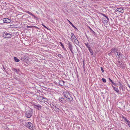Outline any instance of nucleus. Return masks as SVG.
Segmentation results:
<instances>
[{
	"label": "nucleus",
	"mask_w": 130,
	"mask_h": 130,
	"mask_svg": "<svg viewBox=\"0 0 130 130\" xmlns=\"http://www.w3.org/2000/svg\"><path fill=\"white\" fill-rule=\"evenodd\" d=\"M63 95L66 99L67 101L71 102L72 101L73 99L72 96L69 92L66 91L63 92Z\"/></svg>",
	"instance_id": "1"
},
{
	"label": "nucleus",
	"mask_w": 130,
	"mask_h": 130,
	"mask_svg": "<svg viewBox=\"0 0 130 130\" xmlns=\"http://www.w3.org/2000/svg\"><path fill=\"white\" fill-rule=\"evenodd\" d=\"M32 109H30L26 112L25 113V116L28 118H30L32 116Z\"/></svg>",
	"instance_id": "2"
},
{
	"label": "nucleus",
	"mask_w": 130,
	"mask_h": 130,
	"mask_svg": "<svg viewBox=\"0 0 130 130\" xmlns=\"http://www.w3.org/2000/svg\"><path fill=\"white\" fill-rule=\"evenodd\" d=\"M37 99L41 102H47L48 101V99L46 98L43 96H38L36 97Z\"/></svg>",
	"instance_id": "3"
},
{
	"label": "nucleus",
	"mask_w": 130,
	"mask_h": 130,
	"mask_svg": "<svg viewBox=\"0 0 130 130\" xmlns=\"http://www.w3.org/2000/svg\"><path fill=\"white\" fill-rule=\"evenodd\" d=\"M3 37L5 38H11V36L10 34L5 31L3 32Z\"/></svg>",
	"instance_id": "4"
},
{
	"label": "nucleus",
	"mask_w": 130,
	"mask_h": 130,
	"mask_svg": "<svg viewBox=\"0 0 130 130\" xmlns=\"http://www.w3.org/2000/svg\"><path fill=\"white\" fill-rule=\"evenodd\" d=\"M26 127L30 129H32L33 128L32 124L30 122H28L26 124Z\"/></svg>",
	"instance_id": "5"
},
{
	"label": "nucleus",
	"mask_w": 130,
	"mask_h": 130,
	"mask_svg": "<svg viewBox=\"0 0 130 130\" xmlns=\"http://www.w3.org/2000/svg\"><path fill=\"white\" fill-rule=\"evenodd\" d=\"M122 118L124 120L125 123L127 124L128 126L130 128V121L126 119V118L123 116Z\"/></svg>",
	"instance_id": "6"
},
{
	"label": "nucleus",
	"mask_w": 130,
	"mask_h": 130,
	"mask_svg": "<svg viewBox=\"0 0 130 130\" xmlns=\"http://www.w3.org/2000/svg\"><path fill=\"white\" fill-rule=\"evenodd\" d=\"M34 106L35 108L38 110H40V109H41L42 107V106L41 105L37 104H34Z\"/></svg>",
	"instance_id": "7"
},
{
	"label": "nucleus",
	"mask_w": 130,
	"mask_h": 130,
	"mask_svg": "<svg viewBox=\"0 0 130 130\" xmlns=\"http://www.w3.org/2000/svg\"><path fill=\"white\" fill-rule=\"evenodd\" d=\"M66 83L64 82L63 80H61L59 81V84L61 86H66Z\"/></svg>",
	"instance_id": "8"
},
{
	"label": "nucleus",
	"mask_w": 130,
	"mask_h": 130,
	"mask_svg": "<svg viewBox=\"0 0 130 130\" xmlns=\"http://www.w3.org/2000/svg\"><path fill=\"white\" fill-rule=\"evenodd\" d=\"M4 23H8L11 22V20L7 18H4L3 19Z\"/></svg>",
	"instance_id": "9"
},
{
	"label": "nucleus",
	"mask_w": 130,
	"mask_h": 130,
	"mask_svg": "<svg viewBox=\"0 0 130 130\" xmlns=\"http://www.w3.org/2000/svg\"><path fill=\"white\" fill-rule=\"evenodd\" d=\"M68 47L69 48L70 51L72 54L73 53V52L72 51V46L71 44L69 42L68 44Z\"/></svg>",
	"instance_id": "10"
},
{
	"label": "nucleus",
	"mask_w": 130,
	"mask_h": 130,
	"mask_svg": "<svg viewBox=\"0 0 130 130\" xmlns=\"http://www.w3.org/2000/svg\"><path fill=\"white\" fill-rule=\"evenodd\" d=\"M52 108L56 112H58L59 109L56 106H54Z\"/></svg>",
	"instance_id": "11"
},
{
	"label": "nucleus",
	"mask_w": 130,
	"mask_h": 130,
	"mask_svg": "<svg viewBox=\"0 0 130 130\" xmlns=\"http://www.w3.org/2000/svg\"><path fill=\"white\" fill-rule=\"evenodd\" d=\"M90 32L92 33V34H93L92 35L93 36H95V37H96L97 35L95 33V32L93 31L92 30L91 28H90Z\"/></svg>",
	"instance_id": "12"
},
{
	"label": "nucleus",
	"mask_w": 130,
	"mask_h": 130,
	"mask_svg": "<svg viewBox=\"0 0 130 130\" xmlns=\"http://www.w3.org/2000/svg\"><path fill=\"white\" fill-rule=\"evenodd\" d=\"M74 41V43L76 44L79 46L80 45V43L79 42V41L77 39H76V40H75Z\"/></svg>",
	"instance_id": "13"
},
{
	"label": "nucleus",
	"mask_w": 130,
	"mask_h": 130,
	"mask_svg": "<svg viewBox=\"0 0 130 130\" xmlns=\"http://www.w3.org/2000/svg\"><path fill=\"white\" fill-rule=\"evenodd\" d=\"M59 101L61 103H64V102L65 101L63 98L61 97L59 99Z\"/></svg>",
	"instance_id": "14"
},
{
	"label": "nucleus",
	"mask_w": 130,
	"mask_h": 130,
	"mask_svg": "<svg viewBox=\"0 0 130 130\" xmlns=\"http://www.w3.org/2000/svg\"><path fill=\"white\" fill-rule=\"evenodd\" d=\"M102 21L103 22V23L104 24H107L108 23V22L109 21H107V20H106V19L105 18H103Z\"/></svg>",
	"instance_id": "15"
},
{
	"label": "nucleus",
	"mask_w": 130,
	"mask_h": 130,
	"mask_svg": "<svg viewBox=\"0 0 130 130\" xmlns=\"http://www.w3.org/2000/svg\"><path fill=\"white\" fill-rule=\"evenodd\" d=\"M110 51H111L110 52V53H112L116 52L117 51V50L116 48H112L111 49Z\"/></svg>",
	"instance_id": "16"
},
{
	"label": "nucleus",
	"mask_w": 130,
	"mask_h": 130,
	"mask_svg": "<svg viewBox=\"0 0 130 130\" xmlns=\"http://www.w3.org/2000/svg\"><path fill=\"white\" fill-rule=\"evenodd\" d=\"M112 86L113 89H114L117 92L119 93V91L118 89L117 88H116L115 87H114L113 85H112Z\"/></svg>",
	"instance_id": "17"
},
{
	"label": "nucleus",
	"mask_w": 130,
	"mask_h": 130,
	"mask_svg": "<svg viewBox=\"0 0 130 130\" xmlns=\"http://www.w3.org/2000/svg\"><path fill=\"white\" fill-rule=\"evenodd\" d=\"M21 60L22 61L24 62H26L27 61V59H26L25 57H22L21 58Z\"/></svg>",
	"instance_id": "18"
},
{
	"label": "nucleus",
	"mask_w": 130,
	"mask_h": 130,
	"mask_svg": "<svg viewBox=\"0 0 130 130\" xmlns=\"http://www.w3.org/2000/svg\"><path fill=\"white\" fill-rule=\"evenodd\" d=\"M88 49L89 50L90 52V53L91 55H93V52L91 47H90Z\"/></svg>",
	"instance_id": "19"
},
{
	"label": "nucleus",
	"mask_w": 130,
	"mask_h": 130,
	"mask_svg": "<svg viewBox=\"0 0 130 130\" xmlns=\"http://www.w3.org/2000/svg\"><path fill=\"white\" fill-rule=\"evenodd\" d=\"M117 55L118 56H120L121 58H123V55L120 53H118V52H117Z\"/></svg>",
	"instance_id": "20"
},
{
	"label": "nucleus",
	"mask_w": 130,
	"mask_h": 130,
	"mask_svg": "<svg viewBox=\"0 0 130 130\" xmlns=\"http://www.w3.org/2000/svg\"><path fill=\"white\" fill-rule=\"evenodd\" d=\"M85 44L86 46L88 48L90 47H91L89 44L87 42H86L85 43Z\"/></svg>",
	"instance_id": "21"
},
{
	"label": "nucleus",
	"mask_w": 130,
	"mask_h": 130,
	"mask_svg": "<svg viewBox=\"0 0 130 130\" xmlns=\"http://www.w3.org/2000/svg\"><path fill=\"white\" fill-rule=\"evenodd\" d=\"M14 61L17 62H19L20 61V60L19 59L17 58L16 57H14Z\"/></svg>",
	"instance_id": "22"
},
{
	"label": "nucleus",
	"mask_w": 130,
	"mask_h": 130,
	"mask_svg": "<svg viewBox=\"0 0 130 130\" xmlns=\"http://www.w3.org/2000/svg\"><path fill=\"white\" fill-rule=\"evenodd\" d=\"M13 71L15 72H16L17 74H18L19 71V70H18L17 69L15 68H13Z\"/></svg>",
	"instance_id": "23"
},
{
	"label": "nucleus",
	"mask_w": 130,
	"mask_h": 130,
	"mask_svg": "<svg viewBox=\"0 0 130 130\" xmlns=\"http://www.w3.org/2000/svg\"><path fill=\"white\" fill-rule=\"evenodd\" d=\"M117 11H119L120 12H123V10L120 8H117Z\"/></svg>",
	"instance_id": "24"
},
{
	"label": "nucleus",
	"mask_w": 130,
	"mask_h": 130,
	"mask_svg": "<svg viewBox=\"0 0 130 130\" xmlns=\"http://www.w3.org/2000/svg\"><path fill=\"white\" fill-rule=\"evenodd\" d=\"M108 79L109 81L110 82H111L113 85H114L115 86L116 85V84L112 81V80L110 78H109Z\"/></svg>",
	"instance_id": "25"
},
{
	"label": "nucleus",
	"mask_w": 130,
	"mask_h": 130,
	"mask_svg": "<svg viewBox=\"0 0 130 130\" xmlns=\"http://www.w3.org/2000/svg\"><path fill=\"white\" fill-rule=\"evenodd\" d=\"M102 15L104 17H105V18H106L107 19V21H109V19L108 18V17L106 15H105V14H102Z\"/></svg>",
	"instance_id": "26"
},
{
	"label": "nucleus",
	"mask_w": 130,
	"mask_h": 130,
	"mask_svg": "<svg viewBox=\"0 0 130 130\" xmlns=\"http://www.w3.org/2000/svg\"><path fill=\"white\" fill-rule=\"evenodd\" d=\"M27 13H28L29 14H30V15H31L32 16L35 17L34 15L33 14H32V13H31L30 12H29V11H27Z\"/></svg>",
	"instance_id": "27"
},
{
	"label": "nucleus",
	"mask_w": 130,
	"mask_h": 130,
	"mask_svg": "<svg viewBox=\"0 0 130 130\" xmlns=\"http://www.w3.org/2000/svg\"><path fill=\"white\" fill-rule=\"evenodd\" d=\"M69 21V22H70V24L75 29H77V28H76V27L72 24V23L71 22H70Z\"/></svg>",
	"instance_id": "28"
},
{
	"label": "nucleus",
	"mask_w": 130,
	"mask_h": 130,
	"mask_svg": "<svg viewBox=\"0 0 130 130\" xmlns=\"http://www.w3.org/2000/svg\"><path fill=\"white\" fill-rule=\"evenodd\" d=\"M119 83V86L121 88H123V86L121 84L120 82H118Z\"/></svg>",
	"instance_id": "29"
},
{
	"label": "nucleus",
	"mask_w": 130,
	"mask_h": 130,
	"mask_svg": "<svg viewBox=\"0 0 130 130\" xmlns=\"http://www.w3.org/2000/svg\"><path fill=\"white\" fill-rule=\"evenodd\" d=\"M15 25H10V28H15Z\"/></svg>",
	"instance_id": "30"
},
{
	"label": "nucleus",
	"mask_w": 130,
	"mask_h": 130,
	"mask_svg": "<svg viewBox=\"0 0 130 130\" xmlns=\"http://www.w3.org/2000/svg\"><path fill=\"white\" fill-rule=\"evenodd\" d=\"M72 39L73 40H76L77 38H76V37L75 36H74L72 37H71Z\"/></svg>",
	"instance_id": "31"
},
{
	"label": "nucleus",
	"mask_w": 130,
	"mask_h": 130,
	"mask_svg": "<svg viewBox=\"0 0 130 130\" xmlns=\"http://www.w3.org/2000/svg\"><path fill=\"white\" fill-rule=\"evenodd\" d=\"M27 27L28 28H32V27H35V26H28V25H27ZM36 27L37 28H38L37 27Z\"/></svg>",
	"instance_id": "32"
},
{
	"label": "nucleus",
	"mask_w": 130,
	"mask_h": 130,
	"mask_svg": "<svg viewBox=\"0 0 130 130\" xmlns=\"http://www.w3.org/2000/svg\"><path fill=\"white\" fill-rule=\"evenodd\" d=\"M57 56L58 57L61 58L63 57V56L60 54H58Z\"/></svg>",
	"instance_id": "33"
},
{
	"label": "nucleus",
	"mask_w": 130,
	"mask_h": 130,
	"mask_svg": "<svg viewBox=\"0 0 130 130\" xmlns=\"http://www.w3.org/2000/svg\"><path fill=\"white\" fill-rule=\"evenodd\" d=\"M14 78L17 80H20L19 78L18 77L15 76L14 77Z\"/></svg>",
	"instance_id": "34"
},
{
	"label": "nucleus",
	"mask_w": 130,
	"mask_h": 130,
	"mask_svg": "<svg viewBox=\"0 0 130 130\" xmlns=\"http://www.w3.org/2000/svg\"><path fill=\"white\" fill-rule=\"evenodd\" d=\"M102 79L104 83L106 82V80L105 79L102 78Z\"/></svg>",
	"instance_id": "35"
},
{
	"label": "nucleus",
	"mask_w": 130,
	"mask_h": 130,
	"mask_svg": "<svg viewBox=\"0 0 130 130\" xmlns=\"http://www.w3.org/2000/svg\"><path fill=\"white\" fill-rule=\"evenodd\" d=\"M101 70L103 73L104 72V71L102 67H101Z\"/></svg>",
	"instance_id": "36"
},
{
	"label": "nucleus",
	"mask_w": 130,
	"mask_h": 130,
	"mask_svg": "<svg viewBox=\"0 0 130 130\" xmlns=\"http://www.w3.org/2000/svg\"><path fill=\"white\" fill-rule=\"evenodd\" d=\"M42 25H43V26H44L45 28H46L47 29H48V28L43 24H42Z\"/></svg>",
	"instance_id": "37"
},
{
	"label": "nucleus",
	"mask_w": 130,
	"mask_h": 130,
	"mask_svg": "<svg viewBox=\"0 0 130 130\" xmlns=\"http://www.w3.org/2000/svg\"><path fill=\"white\" fill-rule=\"evenodd\" d=\"M71 35H72V36H71V37H73L75 36L74 34L73 33H71Z\"/></svg>",
	"instance_id": "38"
},
{
	"label": "nucleus",
	"mask_w": 130,
	"mask_h": 130,
	"mask_svg": "<svg viewBox=\"0 0 130 130\" xmlns=\"http://www.w3.org/2000/svg\"><path fill=\"white\" fill-rule=\"evenodd\" d=\"M61 46H62V48H63L64 49V46L63 44H62V45H61Z\"/></svg>",
	"instance_id": "39"
},
{
	"label": "nucleus",
	"mask_w": 130,
	"mask_h": 130,
	"mask_svg": "<svg viewBox=\"0 0 130 130\" xmlns=\"http://www.w3.org/2000/svg\"><path fill=\"white\" fill-rule=\"evenodd\" d=\"M83 66H84H84H85L84 61H83Z\"/></svg>",
	"instance_id": "40"
},
{
	"label": "nucleus",
	"mask_w": 130,
	"mask_h": 130,
	"mask_svg": "<svg viewBox=\"0 0 130 130\" xmlns=\"http://www.w3.org/2000/svg\"><path fill=\"white\" fill-rule=\"evenodd\" d=\"M60 44H61V45H62V44H63L62 43V42H60Z\"/></svg>",
	"instance_id": "41"
},
{
	"label": "nucleus",
	"mask_w": 130,
	"mask_h": 130,
	"mask_svg": "<svg viewBox=\"0 0 130 130\" xmlns=\"http://www.w3.org/2000/svg\"><path fill=\"white\" fill-rule=\"evenodd\" d=\"M76 48H77V50L78 49V48L76 46Z\"/></svg>",
	"instance_id": "42"
},
{
	"label": "nucleus",
	"mask_w": 130,
	"mask_h": 130,
	"mask_svg": "<svg viewBox=\"0 0 130 130\" xmlns=\"http://www.w3.org/2000/svg\"><path fill=\"white\" fill-rule=\"evenodd\" d=\"M128 87H129V88H130V86H128Z\"/></svg>",
	"instance_id": "43"
},
{
	"label": "nucleus",
	"mask_w": 130,
	"mask_h": 130,
	"mask_svg": "<svg viewBox=\"0 0 130 130\" xmlns=\"http://www.w3.org/2000/svg\"><path fill=\"white\" fill-rule=\"evenodd\" d=\"M3 68H4V70H5V68H4V67H3Z\"/></svg>",
	"instance_id": "44"
}]
</instances>
